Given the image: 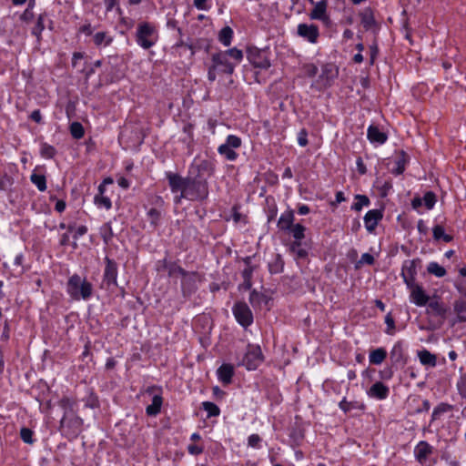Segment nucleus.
Wrapping results in <instances>:
<instances>
[{"mask_svg": "<svg viewBox=\"0 0 466 466\" xmlns=\"http://www.w3.org/2000/svg\"><path fill=\"white\" fill-rule=\"evenodd\" d=\"M168 181V186L173 194H177L174 197V203L178 205L182 199H187L191 202H204L209 196V185L208 177H200L189 174L187 177H182L178 173L167 171L165 174Z\"/></svg>", "mask_w": 466, "mask_h": 466, "instance_id": "obj_1", "label": "nucleus"}, {"mask_svg": "<svg viewBox=\"0 0 466 466\" xmlns=\"http://www.w3.org/2000/svg\"><path fill=\"white\" fill-rule=\"evenodd\" d=\"M243 56L242 50L237 47L214 53L211 56V65L208 68V80L214 82L218 74L231 76Z\"/></svg>", "mask_w": 466, "mask_h": 466, "instance_id": "obj_2", "label": "nucleus"}, {"mask_svg": "<svg viewBox=\"0 0 466 466\" xmlns=\"http://www.w3.org/2000/svg\"><path fill=\"white\" fill-rule=\"evenodd\" d=\"M66 292L74 300H87L92 296L93 285L75 273L67 280Z\"/></svg>", "mask_w": 466, "mask_h": 466, "instance_id": "obj_3", "label": "nucleus"}, {"mask_svg": "<svg viewBox=\"0 0 466 466\" xmlns=\"http://www.w3.org/2000/svg\"><path fill=\"white\" fill-rule=\"evenodd\" d=\"M137 44L143 49L153 47L158 41L157 27L154 23L141 22L137 26L135 35Z\"/></svg>", "mask_w": 466, "mask_h": 466, "instance_id": "obj_4", "label": "nucleus"}, {"mask_svg": "<svg viewBox=\"0 0 466 466\" xmlns=\"http://www.w3.org/2000/svg\"><path fill=\"white\" fill-rule=\"evenodd\" d=\"M339 76V67L333 63H325L321 66V73L311 85L319 91L329 88Z\"/></svg>", "mask_w": 466, "mask_h": 466, "instance_id": "obj_5", "label": "nucleus"}, {"mask_svg": "<svg viewBox=\"0 0 466 466\" xmlns=\"http://www.w3.org/2000/svg\"><path fill=\"white\" fill-rule=\"evenodd\" d=\"M82 427L83 420L79 416L74 415L67 417L65 413L62 420H60L59 430L63 436H65L69 441H72L76 439L81 433Z\"/></svg>", "mask_w": 466, "mask_h": 466, "instance_id": "obj_6", "label": "nucleus"}, {"mask_svg": "<svg viewBox=\"0 0 466 466\" xmlns=\"http://www.w3.org/2000/svg\"><path fill=\"white\" fill-rule=\"evenodd\" d=\"M247 58L256 68L267 70L271 66L270 51L268 48L247 47Z\"/></svg>", "mask_w": 466, "mask_h": 466, "instance_id": "obj_7", "label": "nucleus"}, {"mask_svg": "<svg viewBox=\"0 0 466 466\" xmlns=\"http://www.w3.org/2000/svg\"><path fill=\"white\" fill-rule=\"evenodd\" d=\"M181 276V292L184 298L191 297L198 290V283L202 281V275L197 271H187L184 268Z\"/></svg>", "mask_w": 466, "mask_h": 466, "instance_id": "obj_8", "label": "nucleus"}, {"mask_svg": "<svg viewBox=\"0 0 466 466\" xmlns=\"http://www.w3.org/2000/svg\"><path fill=\"white\" fill-rule=\"evenodd\" d=\"M434 447L426 441H420L414 447L413 454L415 460L421 466H433L437 463V459H432Z\"/></svg>", "mask_w": 466, "mask_h": 466, "instance_id": "obj_9", "label": "nucleus"}, {"mask_svg": "<svg viewBox=\"0 0 466 466\" xmlns=\"http://www.w3.org/2000/svg\"><path fill=\"white\" fill-rule=\"evenodd\" d=\"M264 361V355L259 345L248 344L247 351L241 364L248 370H256Z\"/></svg>", "mask_w": 466, "mask_h": 466, "instance_id": "obj_10", "label": "nucleus"}, {"mask_svg": "<svg viewBox=\"0 0 466 466\" xmlns=\"http://www.w3.org/2000/svg\"><path fill=\"white\" fill-rule=\"evenodd\" d=\"M306 230L305 226H297L291 235L294 239L289 246V251L295 255L296 259H305L309 256L308 250L302 248V239L305 238Z\"/></svg>", "mask_w": 466, "mask_h": 466, "instance_id": "obj_11", "label": "nucleus"}, {"mask_svg": "<svg viewBox=\"0 0 466 466\" xmlns=\"http://www.w3.org/2000/svg\"><path fill=\"white\" fill-rule=\"evenodd\" d=\"M145 392L153 395L151 404L146 408V414L149 417H156L160 413L163 405V389L158 385H151L145 390Z\"/></svg>", "mask_w": 466, "mask_h": 466, "instance_id": "obj_12", "label": "nucleus"}, {"mask_svg": "<svg viewBox=\"0 0 466 466\" xmlns=\"http://www.w3.org/2000/svg\"><path fill=\"white\" fill-rule=\"evenodd\" d=\"M242 145L241 138L236 135H228L226 142L218 147V152L227 160L235 161L238 154L234 150L239 148Z\"/></svg>", "mask_w": 466, "mask_h": 466, "instance_id": "obj_13", "label": "nucleus"}, {"mask_svg": "<svg viewBox=\"0 0 466 466\" xmlns=\"http://www.w3.org/2000/svg\"><path fill=\"white\" fill-rule=\"evenodd\" d=\"M232 313L237 322L245 329L254 321L253 313L245 301H237L232 308Z\"/></svg>", "mask_w": 466, "mask_h": 466, "instance_id": "obj_14", "label": "nucleus"}, {"mask_svg": "<svg viewBox=\"0 0 466 466\" xmlns=\"http://www.w3.org/2000/svg\"><path fill=\"white\" fill-rule=\"evenodd\" d=\"M421 266V259L416 258L413 259L404 260L401 267V277L406 286L415 283L417 276V268Z\"/></svg>", "mask_w": 466, "mask_h": 466, "instance_id": "obj_15", "label": "nucleus"}, {"mask_svg": "<svg viewBox=\"0 0 466 466\" xmlns=\"http://www.w3.org/2000/svg\"><path fill=\"white\" fill-rule=\"evenodd\" d=\"M105 261V269L103 274V283L106 286V288L116 287L117 286V275H118V267L117 263L110 258L109 257H106L104 258Z\"/></svg>", "mask_w": 466, "mask_h": 466, "instance_id": "obj_16", "label": "nucleus"}, {"mask_svg": "<svg viewBox=\"0 0 466 466\" xmlns=\"http://www.w3.org/2000/svg\"><path fill=\"white\" fill-rule=\"evenodd\" d=\"M297 35L310 44H317L320 34L317 25L301 23L297 26Z\"/></svg>", "mask_w": 466, "mask_h": 466, "instance_id": "obj_17", "label": "nucleus"}, {"mask_svg": "<svg viewBox=\"0 0 466 466\" xmlns=\"http://www.w3.org/2000/svg\"><path fill=\"white\" fill-rule=\"evenodd\" d=\"M295 221V215L293 209H287L285 212H283L277 223V227L279 231L283 233H288L290 236L293 234V230L297 226H303L300 223H294Z\"/></svg>", "mask_w": 466, "mask_h": 466, "instance_id": "obj_18", "label": "nucleus"}, {"mask_svg": "<svg viewBox=\"0 0 466 466\" xmlns=\"http://www.w3.org/2000/svg\"><path fill=\"white\" fill-rule=\"evenodd\" d=\"M215 170L216 166L211 160L202 159L198 163H193L190 166L188 172L189 174L199 176L200 177H204V175L210 177L214 175Z\"/></svg>", "mask_w": 466, "mask_h": 466, "instance_id": "obj_19", "label": "nucleus"}, {"mask_svg": "<svg viewBox=\"0 0 466 466\" xmlns=\"http://www.w3.org/2000/svg\"><path fill=\"white\" fill-rule=\"evenodd\" d=\"M156 270L160 273L167 271L168 278H174L180 275L184 268L178 264L177 261L169 260L167 258L159 259L156 263Z\"/></svg>", "mask_w": 466, "mask_h": 466, "instance_id": "obj_20", "label": "nucleus"}, {"mask_svg": "<svg viewBox=\"0 0 466 466\" xmlns=\"http://www.w3.org/2000/svg\"><path fill=\"white\" fill-rule=\"evenodd\" d=\"M410 290V300L419 307L427 305L430 300L429 295L425 292L422 286L416 282L412 285L407 286Z\"/></svg>", "mask_w": 466, "mask_h": 466, "instance_id": "obj_21", "label": "nucleus"}, {"mask_svg": "<svg viewBox=\"0 0 466 466\" xmlns=\"http://www.w3.org/2000/svg\"><path fill=\"white\" fill-rule=\"evenodd\" d=\"M327 0H320L315 4L314 8L309 13V17L312 20L321 21L325 25L330 23L329 15L327 14Z\"/></svg>", "mask_w": 466, "mask_h": 466, "instance_id": "obj_22", "label": "nucleus"}, {"mask_svg": "<svg viewBox=\"0 0 466 466\" xmlns=\"http://www.w3.org/2000/svg\"><path fill=\"white\" fill-rule=\"evenodd\" d=\"M384 209H370L364 216V224L366 229L370 233H373L379 224V222L383 218Z\"/></svg>", "mask_w": 466, "mask_h": 466, "instance_id": "obj_23", "label": "nucleus"}, {"mask_svg": "<svg viewBox=\"0 0 466 466\" xmlns=\"http://www.w3.org/2000/svg\"><path fill=\"white\" fill-rule=\"evenodd\" d=\"M367 394L370 398L383 400L389 397L390 389L381 381H377L367 390Z\"/></svg>", "mask_w": 466, "mask_h": 466, "instance_id": "obj_24", "label": "nucleus"}, {"mask_svg": "<svg viewBox=\"0 0 466 466\" xmlns=\"http://www.w3.org/2000/svg\"><path fill=\"white\" fill-rule=\"evenodd\" d=\"M339 408L345 413L350 414L352 411H360V413L364 412L366 410V405L363 401L360 400H351L349 401L344 397L339 402Z\"/></svg>", "mask_w": 466, "mask_h": 466, "instance_id": "obj_25", "label": "nucleus"}, {"mask_svg": "<svg viewBox=\"0 0 466 466\" xmlns=\"http://www.w3.org/2000/svg\"><path fill=\"white\" fill-rule=\"evenodd\" d=\"M359 16L360 18V23L366 31L377 26L374 11L371 7H365L359 13Z\"/></svg>", "mask_w": 466, "mask_h": 466, "instance_id": "obj_26", "label": "nucleus"}, {"mask_svg": "<svg viewBox=\"0 0 466 466\" xmlns=\"http://www.w3.org/2000/svg\"><path fill=\"white\" fill-rule=\"evenodd\" d=\"M367 137L372 144L382 145L388 140V135L376 125H370L367 130Z\"/></svg>", "mask_w": 466, "mask_h": 466, "instance_id": "obj_27", "label": "nucleus"}, {"mask_svg": "<svg viewBox=\"0 0 466 466\" xmlns=\"http://www.w3.org/2000/svg\"><path fill=\"white\" fill-rule=\"evenodd\" d=\"M235 374L234 367L229 363H223L217 370L218 379L224 385L230 384Z\"/></svg>", "mask_w": 466, "mask_h": 466, "instance_id": "obj_28", "label": "nucleus"}, {"mask_svg": "<svg viewBox=\"0 0 466 466\" xmlns=\"http://www.w3.org/2000/svg\"><path fill=\"white\" fill-rule=\"evenodd\" d=\"M410 156L404 150H400L395 160V167L391 171L392 174H394L395 176H400L403 174V172L406 169V166L410 162Z\"/></svg>", "mask_w": 466, "mask_h": 466, "instance_id": "obj_29", "label": "nucleus"}, {"mask_svg": "<svg viewBox=\"0 0 466 466\" xmlns=\"http://www.w3.org/2000/svg\"><path fill=\"white\" fill-rule=\"evenodd\" d=\"M119 79L120 76L118 75L116 68L110 65V63L105 66V70L100 76V81L105 84H111L118 81Z\"/></svg>", "mask_w": 466, "mask_h": 466, "instance_id": "obj_30", "label": "nucleus"}, {"mask_svg": "<svg viewBox=\"0 0 466 466\" xmlns=\"http://www.w3.org/2000/svg\"><path fill=\"white\" fill-rule=\"evenodd\" d=\"M453 310L457 318L451 321V326H454L457 322H466V300H455Z\"/></svg>", "mask_w": 466, "mask_h": 466, "instance_id": "obj_31", "label": "nucleus"}, {"mask_svg": "<svg viewBox=\"0 0 466 466\" xmlns=\"http://www.w3.org/2000/svg\"><path fill=\"white\" fill-rule=\"evenodd\" d=\"M112 42L113 36H111L108 32L101 31L93 35V43L97 48L108 46Z\"/></svg>", "mask_w": 466, "mask_h": 466, "instance_id": "obj_32", "label": "nucleus"}, {"mask_svg": "<svg viewBox=\"0 0 466 466\" xmlns=\"http://www.w3.org/2000/svg\"><path fill=\"white\" fill-rule=\"evenodd\" d=\"M428 310L435 316L440 317L441 319H445L448 313V308L438 300L428 302Z\"/></svg>", "mask_w": 466, "mask_h": 466, "instance_id": "obj_33", "label": "nucleus"}, {"mask_svg": "<svg viewBox=\"0 0 466 466\" xmlns=\"http://www.w3.org/2000/svg\"><path fill=\"white\" fill-rule=\"evenodd\" d=\"M418 358L423 366L434 368L437 365V357L428 350L418 351Z\"/></svg>", "mask_w": 466, "mask_h": 466, "instance_id": "obj_34", "label": "nucleus"}, {"mask_svg": "<svg viewBox=\"0 0 466 466\" xmlns=\"http://www.w3.org/2000/svg\"><path fill=\"white\" fill-rule=\"evenodd\" d=\"M390 360L391 362L393 363H400V362H404V350H403V343L402 341H397L390 352Z\"/></svg>", "mask_w": 466, "mask_h": 466, "instance_id": "obj_35", "label": "nucleus"}, {"mask_svg": "<svg viewBox=\"0 0 466 466\" xmlns=\"http://www.w3.org/2000/svg\"><path fill=\"white\" fill-rule=\"evenodd\" d=\"M284 259L279 253L273 256L272 260L268 263V271L270 274H279L284 270Z\"/></svg>", "mask_w": 466, "mask_h": 466, "instance_id": "obj_36", "label": "nucleus"}, {"mask_svg": "<svg viewBox=\"0 0 466 466\" xmlns=\"http://www.w3.org/2000/svg\"><path fill=\"white\" fill-rule=\"evenodd\" d=\"M187 48L190 51L191 56H194L201 49H204L208 53L210 48V41L206 38H199L197 39L195 43L187 45Z\"/></svg>", "mask_w": 466, "mask_h": 466, "instance_id": "obj_37", "label": "nucleus"}, {"mask_svg": "<svg viewBox=\"0 0 466 466\" xmlns=\"http://www.w3.org/2000/svg\"><path fill=\"white\" fill-rule=\"evenodd\" d=\"M47 17V13L44 12L38 15L35 26L32 28L31 34L35 35L38 41L41 40L42 33L45 30V20Z\"/></svg>", "mask_w": 466, "mask_h": 466, "instance_id": "obj_38", "label": "nucleus"}, {"mask_svg": "<svg viewBox=\"0 0 466 466\" xmlns=\"http://www.w3.org/2000/svg\"><path fill=\"white\" fill-rule=\"evenodd\" d=\"M387 358V350L384 348H378L370 352L369 360L370 364L380 365Z\"/></svg>", "mask_w": 466, "mask_h": 466, "instance_id": "obj_39", "label": "nucleus"}, {"mask_svg": "<svg viewBox=\"0 0 466 466\" xmlns=\"http://www.w3.org/2000/svg\"><path fill=\"white\" fill-rule=\"evenodd\" d=\"M433 238L436 241L442 240L445 243L451 242L453 237L450 234H446L444 228L441 225H435L432 228Z\"/></svg>", "mask_w": 466, "mask_h": 466, "instance_id": "obj_40", "label": "nucleus"}, {"mask_svg": "<svg viewBox=\"0 0 466 466\" xmlns=\"http://www.w3.org/2000/svg\"><path fill=\"white\" fill-rule=\"evenodd\" d=\"M234 35V32L232 28L228 25L223 27L218 34V41L224 46H229L232 42V38Z\"/></svg>", "mask_w": 466, "mask_h": 466, "instance_id": "obj_41", "label": "nucleus"}, {"mask_svg": "<svg viewBox=\"0 0 466 466\" xmlns=\"http://www.w3.org/2000/svg\"><path fill=\"white\" fill-rule=\"evenodd\" d=\"M201 408L207 412V418L218 417L220 415L219 407L211 401H203Z\"/></svg>", "mask_w": 466, "mask_h": 466, "instance_id": "obj_42", "label": "nucleus"}, {"mask_svg": "<svg viewBox=\"0 0 466 466\" xmlns=\"http://www.w3.org/2000/svg\"><path fill=\"white\" fill-rule=\"evenodd\" d=\"M355 202L351 206V209L354 211H360L363 207H368L370 205V200L366 195L357 194L355 195Z\"/></svg>", "mask_w": 466, "mask_h": 466, "instance_id": "obj_43", "label": "nucleus"}, {"mask_svg": "<svg viewBox=\"0 0 466 466\" xmlns=\"http://www.w3.org/2000/svg\"><path fill=\"white\" fill-rule=\"evenodd\" d=\"M31 182L37 187V189L41 192L46 190V178L45 175L32 173L30 176Z\"/></svg>", "mask_w": 466, "mask_h": 466, "instance_id": "obj_44", "label": "nucleus"}, {"mask_svg": "<svg viewBox=\"0 0 466 466\" xmlns=\"http://www.w3.org/2000/svg\"><path fill=\"white\" fill-rule=\"evenodd\" d=\"M428 273L434 275L438 278H442L446 275V269L437 262H430L427 266Z\"/></svg>", "mask_w": 466, "mask_h": 466, "instance_id": "obj_45", "label": "nucleus"}, {"mask_svg": "<svg viewBox=\"0 0 466 466\" xmlns=\"http://www.w3.org/2000/svg\"><path fill=\"white\" fill-rule=\"evenodd\" d=\"M56 155L55 147L47 144L46 142L41 143L40 156L46 159H52Z\"/></svg>", "mask_w": 466, "mask_h": 466, "instance_id": "obj_46", "label": "nucleus"}, {"mask_svg": "<svg viewBox=\"0 0 466 466\" xmlns=\"http://www.w3.org/2000/svg\"><path fill=\"white\" fill-rule=\"evenodd\" d=\"M69 131L71 136L75 139H80L85 136V129L83 125L80 122H73L69 126Z\"/></svg>", "mask_w": 466, "mask_h": 466, "instance_id": "obj_47", "label": "nucleus"}, {"mask_svg": "<svg viewBox=\"0 0 466 466\" xmlns=\"http://www.w3.org/2000/svg\"><path fill=\"white\" fill-rule=\"evenodd\" d=\"M100 235H101L103 241L106 244H108L112 240V238L114 237V233H113L110 222L105 223L101 227Z\"/></svg>", "mask_w": 466, "mask_h": 466, "instance_id": "obj_48", "label": "nucleus"}, {"mask_svg": "<svg viewBox=\"0 0 466 466\" xmlns=\"http://www.w3.org/2000/svg\"><path fill=\"white\" fill-rule=\"evenodd\" d=\"M239 208H240V207L238 204H235L232 207V208H231L232 219L235 224L243 223L244 225H246L248 223V217L246 215L241 214L239 212Z\"/></svg>", "mask_w": 466, "mask_h": 466, "instance_id": "obj_49", "label": "nucleus"}, {"mask_svg": "<svg viewBox=\"0 0 466 466\" xmlns=\"http://www.w3.org/2000/svg\"><path fill=\"white\" fill-rule=\"evenodd\" d=\"M19 435L21 440L26 444L33 445L35 441L34 431L29 428L22 427Z\"/></svg>", "mask_w": 466, "mask_h": 466, "instance_id": "obj_50", "label": "nucleus"}, {"mask_svg": "<svg viewBox=\"0 0 466 466\" xmlns=\"http://www.w3.org/2000/svg\"><path fill=\"white\" fill-rule=\"evenodd\" d=\"M94 203L97 208H104L106 209H110L112 208L111 199L105 195H96L94 198Z\"/></svg>", "mask_w": 466, "mask_h": 466, "instance_id": "obj_51", "label": "nucleus"}, {"mask_svg": "<svg viewBox=\"0 0 466 466\" xmlns=\"http://www.w3.org/2000/svg\"><path fill=\"white\" fill-rule=\"evenodd\" d=\"M84 401L86 408L96 409L99 407L98 397L92 389L89 390V394L84 399Z\"/></svg>", "mask_w": 466, "mask_h": 466, "instance_id": "obj_52", "label": "nucleus"}, {"mask_svg": "<svg viewBox=\"0 0 466 466\" xmlns=\"http://www.w3.org/2000/svg\"><path fill=\"white\" fill-rule=\"evenodd\" d=\"M58 405L66 411H74L76 405V400L67 396H64L58 401Z\"/></svg>", "mask_w": 466, "mask_h": 466, "instance_id": "obj_53", "label": "nucleus"}, {"mask_svg": "<svg viewBox=\"0 0 466 466\" xmlns=\"http://www.w3.org/2000/svg\"><path fill=\"white\" fill-rule=\"evenodd\" d=\"M301 71L303 72L304 76L312 78L317 76L319 68L313 63H306L302 65Z\"/></svg>", "mask_w": 466, "mask_h": 466, "instance_id": "obj_54", "label": "nucleus"}, {"mask_svg": "<svg viewBox=\"0 0 466 466\" xmlns=\"http://www.w3.org/2000/svg\"><path fill=\"white\" fill-rule=\"evenodd\" d=\"M422 202L427 209H432L437 202L436 194L433 191H427L422 198Z\"/></svg>", "mask_w": 466, "mask_h": 466, "instance_id": "obj_55", "label": "nucleus"}, {"mask_svg": "<svg viewBox=\"0 0 466 466\" xmlns=\"http://www.w3.org/2000/svg\"><path fill=\"white\" fill-rule=\"evenodd\" d=\"M452 410V406L448 403L441 402L438 406H436L432 411L431 417L432 420H437L439 416L442 413H445L449 410Z\"/></svg>", "mask_w": 466, "mask_h": 466, "instance_id": "obj_56", "label": "nucleus"}, {"mask_svg": "<svg viewBox=\"0 0 466 466\" xmlns=\"http://www.w3.org/2000/svg\"><path fill=\"white\" fill-rule=\"evenodd\" d=\"M376 183H377V187L380 190V196L381 197L388 196L389 192L392 188V181H391V179H387V180H385L383 182L380 181V180H377Z\"/></svg>", "mask_w": 466, "mask_h": 466, "instance_id": "obj_57", "label": "nucleus"}, {"mask_svg": "<svg viewBox=\"0 0 466 466\" xmlns=\"http://www.w3.org/2000/svg\"><path fill=\"white\" fill-rule=\"evenodd\" d=\"M375 263L374 257L370 253H364L361 255L360 259L356 262L355 269H360L362 265H373Z\"/></svg>", "mask_w": 466, "mask_h": 466, "instance_id": "obj_58", "label": "nucleus"}, {"mask_svg": "<svg viewBox=\"0 0 466 466\" xmlns=\"http://www.w3.org/2000/svg\"><path fill=\"white\" fill-rule=\"evenodd\" d=\"M160 217H161L160 211L155 208H151L147 211V218H148L150 223L155 227H157L158 225Z\"/></svg>", "mask_w": 466, "mask_h": 466, "instance_id": "obj_59", "label": "nucleus"}, {"mask_svg": "<svg viewBox=\"0 0 466 466\" xmlns=\"http://www.w3.org/2000/svg\"><path fill=\"white\" fill-rule=\"evenodd\" d=\"M385 323L387 325L385 332L388 335H393L395 333V320L390 312L385 317Z\"/></svg>", "mask_w": 466, "mask_h": 466, "instance_id": "obj_60", "label": "nucleus"}, {"mask_svg": "<svg viewBox=\"0 0 466 466\" xmlns=\"http://www.w3.org/2000/svg\"><path fill=\"white\" fill-rule=\"evenodd\" d=\"M456 387L460 396L462 399L466 400V375H462L460 377V379L457 381Z\"/></svg>", "mask_w": 466, "mask_h": 466, "instance_id": "obj_61", "label": "nucleus"}, {"mask_svg": "<svg viewBox=\"0 0 466 466\" xmlns=\"http://www.w3.org/2000/svg\"><path fill=\"white\" fill-rule=\"evenodd\" d=\"M195 125L192 123H186L183 127V132L187 134V138L184 141H187L188 144L192 143L194 140V130Z\"/></svg>", "mask_w": 466, "mask_h": 466, "instance_id": "obj_62", "label": "nucleus"}, {"mask_svg": "<svg viewBox=\"0 0 466 466\" xmlns=\"http://www.w3.org/2000/svg\"><path fill=\"white\" fill-rule=\"evenodd\" d=\"M289 438L297 444L299 445L301 441L304 439V433L303 431L299 429H293L291 432L289 433Z\"/></svg>", "mask_w": 466, "mask_h": 466, "instance_id": "obj_63", "label": "nucleus"}, {"mask_svg": "<svg viewBox=\"0 0 466 466\" xmlns=\"http://www.w3.org/2000/svg\"><path fill=\"white\" fill-rule=\"evenodd\" d=\"M455 288L461 295L466 297V278H460L455 283Z\"/></svg>", "mask_w": 466, "mask_h": 466, "instance_id": "obj_64", "label": "nucleus"}]
</instances>
